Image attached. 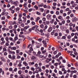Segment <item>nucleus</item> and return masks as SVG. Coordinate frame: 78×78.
Here are the masks:
<instances>
[{"label": "nucleus", "instance_id": "obj_1", "mask_svg": "<svg viewBox=\"0 0 78 78\" xmlns=\"http://www.w3.org/2000/svg\"><path fill=\"white\" fill-rule=\"evenodd\" d=\"M1 60L2 61H3V62H6V60H5V58L2 57H0Z\"/></svg>", "mask_w": 78, "mask_h": 78}, {"label": "nucleus", "instance_id": "obj_2", "mask_svg": "<svg viewBox=\"0 0 78 78\" xmlns=\"http://www.w3.org/2000/svg\"><path fill=\"white\" fill-rule=\"evenodd\" d=\"M12 2H13V4H14V5H15V6H17V5L18 4V3H19V2L18 1H16L15 2H12Z\"/></svg>", "mask_w": 78, "mask_h": 78}, {"label": "nucleus", "instance_id": "obj_3", "mask_svg": "<svg viewBox=\"0 0 78 78\" xmlns=\"http://www.w3.org/2000/svg\"><path fill=\"white\" fill-rule=\"evenodd\" d=\"M18 23L19 24L22 23V19H21V18H19L18 19Z\"/></svg>", "mask_w": 78, "mask_h": 78}, {"label": "nucleus", "instance_id": "obj_4", "mask_svg": "<svg viewBox=\"0 0 78 78\" xmlns=\"http://www.w3.org/2000/svg\"><path fill=\"white\" fill-rule=\"evenodd\" d=\"M23 64L25 66H28V63H27V62L26 61H24L23 62Z\"/></svg>", "mask_w": 78, "mask_h": 78}, {"label": "nucleus", "instance_id": "obj_5", "mask_svg": "<svg viewBox=\"0 0 78 78\" xmlns=\"http://www.w3.org/2000/svg\"><path fill=\"white\" fill-rule=\"evenodd\" d=\"M14 59H16V56L15 55H12L11 58L12 60H14Z\"/></svg>", "mask_w": 78, "mask_h": 78}, {"label": "nucleus", "instance_id": "obj_6", "mask_svg": "<svg viewBox=\"0 0 78 78\" xmlns=\"http://www.w3.org/2000/svg\"><path fill=\"white\" fill-rule=\"evenodd\" d=\"M32 60H35L36 59V58L34 56H33L31 58Z\"/></svg>", "mask_w": 78, "mask_h": 78}, {"label": "nucleus", "instance_id": "obj_7", "mask_svg": "<svg viewBox=\"0 0 78 78\" xmlns=\"http://www.w3.org/2000/svg\"><path fill=\"white\" fill-rule=\"evenodd\" d=\"M52 30V27H50L48 30V31L49 32H50Z\"/></svg>", "mask_w": 78, "mask_h": 78}, {"label": "nucleus", "instance_id": "obj_8", "mask_svg": "<svg viewBox=\"0 0 78 78\" xmlns=\"http://www.w3.org/2000/svg\"><path fill=\"white\" fill-rule=\"evenodd\" d=\"M31 51H33V48H32V47H30V50L29 51V52L31 53Z\"/></svg>", "mask_w": 78, "mask_h": 78}, {"label": "nucleus", "instance_id": "obj_9", "mask_svg": "<svg viewBox=\"0 0 78 78\" xmlns=\"http://www.w3.org/2000/svg\"><path fill=\"white\" fill-rule=\"evenodd\" d=\"M37 28V26H36L35 27H33L32 28V30H34V29H35V28Z\"/></svg>", "mask_w": 78, "mask_h": 78}, {"label": "nucleus", "instance_id": "obj_10", "mask_svg": "<svg viewBox=\"0 0 78 78\" xmlns=\"http://www.w3.org/2000/svg\"><path fill=\"white\" fill-rule=\"evenodd\" d=\"M54 22H55V19H52L50 21V23H51L53 24V23H54Z\"/></svg>", "mask_w": 78, "mask_h": 78}, {"label": "nucleus", "instance_id": "obj_11", "mask_svg": "<svg viewBox=\"0 0 78 78\" xmlns=\"http://www.w3.org/2000/svg\"><path fill=\"white\" fill-rule=\"evenodd\" d=\"M72 13V10H69L68 12H67V14L68 15H70V14Z\"/></svg>", "mask_w": 78, "mask_h": 78}, {"label": "nucleus", "instance_id": "obj_12", "mask_svg": "<svg viewBox=\"0 0 78 78\" xmlns=\"http://www.w3.org/2000/svg\"><path fill=\"white\" fill-rule=\"evenodd\" d=\"M50 17H51V15H48L47 16V18L48 20L50 19Z\"/></svg>", "mask_w": 78, "mask_h": 78}, {"label": "nucleus", "instance_id": "obj_13", "mask_svg": "<svg viewBox=\"0 0 78 78\" xmlns=\"http://www.w3.org/2000/svg\"><path fill=\"white\" fill-rule=\"evenodd\" d=\"M40 19V17H37L35 20V22H38V20H39Z\"/></svg>", "mask_w": 78, "mask_h": 78}, {"label": "nucleus", "instance_id": "obj_14", "mask_svg": "<svg viewBox=\"0 0 78 78\" xmlns=\"http://www.w3.org/2000/svg\"><path fill=\"white\" fill-rule=\"evenodd\" d=\"M66 33L67 34H69V33H70V31H69V29H67L66 31Z\"/></svg>", "mask_w": 78, "mask_h": 78}, {"label": "nucleus", "instance_id": "obj_15", "mask_svg": "<svg viewBox=\"0 0 78 78\" xmlns=\"http://www.w3.org/2000/svg\"><path fill=\"white\" fill-rule=\"evenodd\" d=\"M44 4L43 3H41V5H39V7H42L43 6H44Z\"/></svg>", "mask_w": 78, "mask_h": 78}, {"label": "nucleus", "instance_id": "obj_16", "mask_svg": "<svg viewBox=\"0 0 78 78\" xmlns=\"http://www.w3.org/2000/svg\"><path fill=\"white\" fill-rule=\"evenodd\" d=\"M70 11V9L69 8H67L65 9V11Z\"/></svg>", "mask_w": 78, "mask_h": 78}, {"label": "nucleus", "instance_id": "obj_17", "mask_svg": "<svg viewBox=\"0 0 78 78\" xmlns=\"http://www.w3.org/2000/svg\"><path fill=\"white\" fill-rule=\"evenodd\" d=\"M40 26L41 27V28H43L44 27V26L42 24H41L40 25Z\"/></svg>", "mask_w": 78, "mask_h": 78}, {"label": "nucleus", "instance_id": "obj_18", "mask_svg": "<svg viewBox=\"0 0 78 78\" xmlns=\"http://www.w3.org/2000/svg\"><path fill=\"white\" fill-rule=\"evenodd\" d=\"M18 73L19 74V75H21V74H22V71L21 70H19L18 72Z\"/></svg>", "mask_w": 78, "mask_h": 78}, {"label": "nucleus", "instance_id": "obj_19", "mask_svg": "<svg viewBox=\"0 0 78 78\" xmlns=\"http://www.w3.org/2000/svg\"><path fill=\"white\" fill-rule=\"evenodd\" d=\"M52 8L54 9V10H55V9H56V7L55 6H52Z\"/></svg>", "mask_w": 78, "mask_h": 78}, {"label": "nucleus", "instance_id": "obj_20", "mask_svg": "<svg viewBox=\"0 0 78 78\" xmlns=\"http://www.w3.org/2000/svg\"><path fill=\"white\" fill-rule=\"evenodd\" d=\"M34 7L35 8L36 10H37V9H38V8H39L36 5H35L34 6Z\"/></svg>", "mask_w": 78, "mask_h": 78}, {"label": "nucleus", "instance_id": "obj_21", "mask_svg": "<svg viewBox=\"0 0 78 78\" xmlns=\"http://www.w3.org/2000/svg\"><path fill=\"white\" fill-rule=\"evenodd\" d=\"M58 73L59 75H62V72L61 71H58Z\"/></svg>", "mask_w": 78, "mask_h": 78}, {"label": "nucleus", "instance_id": "obj_22", "mask_svg": "<svg viewBox=\"0 0 78 78\" xmlns=\"http://www.w3.org/2000/svg\"><path fill=\"white\" fill-rule=\"evenodd\" d=\"M42 69H43V70H45V69H46V67H45V66H42Z\"/></svg>", "mask_w": 78, "mask_h": 78}, {"label": "nucleus", "instance_id": "obj_23", "mask_svg": "<svg viewBox=\"0 0 78 78\" xmlns=\"http://www.w3.org/2000/svg\"><path fill=\"white\" fill-rule=\"evenodd\" d=\"M69 8L70 9H73V8H74V5H73L72 6H69Z\"/></svg>", "mask_w": 78, "mask_h": 78}, {"label": "nucleus", "instance_id": "obj_24", "mask_svg": "<svg viewBox=\"0 0 78 78\" xmlns=\"http://www.w3.org/2000/svg\"><path fill=\"white\" fill-rule=\"evenodd\" d=\"M46 22L47 25H49L50 24V21H46Z\"/></svg>", "mask_w": 78, "mask_h": 78}, {"label": "nucleus", "instance_id": "obj_25", "mask_svg": "<svg viewBox=\"0 0 78 78\" xmlns=\"http://www.w3.org/2000/svg\"><path fill=\"white\" fill-rule=\"evenodd\" d=\"M30 69H31V70H32V71H34L35 70V69H34V68L32 67H31Z\"/></svg>", "mask_w": 78, "mask_h": 78}, {"label": "nucleus", "instance_id": "obj_26", "mask_svg": "<svg viewBox=\"0 0 78 78\" xmlns=\"http://www.w3.org/2000/svg\"><path fill=\"white\" fill-rule=\"evenodd\" d=\"M70 38H71V36L70 35H69L67 37V38L68 39H70Z\"/></svg>", "mask_w": 78, "mask_h": 78}, {"label": "nucleus", "instance_id": "obj_27", "mask_svg": "<svg viewBox=\"0 0 78 78\" xmlns=\"http://www.w3.org/2000/svg\"><path fill=\"white\" fill-rule=\"evenodd\" d=\"M70 17H74V15L73 13H72L70 15Z\"/></svg>", "mask_w": 78, "mask_h": 78}, {"label": "nucleus", "instance_id": "obj_28", "mask_svg": "<svg viewBox=\"0 0 78 78\" xmlns=\"http://www.w3.org/2000/svg\"><path fill=\"white\" fill-rule=\"evenodd\" d=\"M70 4H71V5H74V1H72L70 2Z\"/></svg>", "mask_w": 78, "mask_h": 78}, {"label": "nucleus", "instance_id": "obj_29", "mask_svg": "<svg viewBox=\"0 0 78 78\" xmlns=\"http://www.w3.org/2000/svg\"><path fill=\"white\" fill-rule=\"evenodd\" d=\"M61 8L62 9H65V8H66V6H61Z\"/></svg>", "mask_w": 78, "mask_h": 78}, {"label": "nucleus", "instance_id": "obj_30", "mask_svg": "<svg viewBox=\"0 0 78 78\" xmlns=\"http://www.w3.org/2000/svg\"><path fill=\"white\" fill-rule=\"evenodd\" d=\"M42 42L43 43L44 45H47V43L45 41H42Z\"/></svg>", "mask_w": 78, "mask_h": 78}, {"label": "nucleus", "instance_id": "obj_31", "mask_svg": "<svg viewBox=\"0 0 78 78\" xmlns=\"http://www.w3.org/2000/svg\"><path fill=\"white\" fill-rule=\"evenodd\" d=\"M9 71L10 72H12V68H10L9 69Z\"/></svg>", "mask_w": 78, "mask_h": 78}, {"label": "nucleus", "instance_id": "obj_32", "mask_svg": "<svg viewBox=\"0 0 78 78\" xmlns=\"http://www.w3.org/2000/svg\"><path fill=\"white\" fill-rule=\"evenodd\" d=\"M16 9V12L17 11H19V10H20V8L17 7Z\"/></svg>", "mask_w": 78, "mask_h": 78}, {"label": "nucleus", "instance_id": "obj_33", "mask_svg": "<svg viewBox=\"0 0 78 78\" xmlns=\"http://www.w3.org/2000/svg\"><path fill=\"white\" fill-rule=\"evenodd\" d=\"M66 3L65 2H63L62 3V6H65V5H66Z\"/></svg>", "mask_w": 78, "mask_h": 78}, {"label": "nucleus", "instance_id": "obj_34", "mask_svg": "<svg viewBox=\"0 0 78 78\" xmlns=\"http://www.w3.org/2000/svg\"><path fill=\"white\" fill-rule=\"evenodd\" d=\"M44 9L43 8H40V11H41V12H44Z\"/></svg>", "mask_w": 78, "mask_h": 78}, {"label": "nucleus", "instance_id": "obj_35", "mask_svg": "<svg viewBox=\"0 0 78 78\" xmlns=\"http://www.w3.org/2000/svg\"><path fill=\"white\" fill-rule=\"evenodd\" d=\"M9 39L10 41H12V40H13V38L12 37H9Z\"/></svg>", "mask_w": 78, "mask_h": 78}, {"label": "nucleus", "instance_id": "obj_36", "mask_svg": "<svg viewBox=\"0 0 78 78\" xmlns=\"http://www.w3.org/2000/svg\"><path fill=\"white\" fill-rule=\"evenodd\" d=\"M8 14V12H6L4 13V16H6Z\"/></svg>", "mask_w": 78, "mask_h": 78}, {"label": "nucleus", "instance_id": "obj_37", "mask_svg": "<svg viewBox=\"0 0 78 78\" xmlns=\"http://www.w3.org/2000/svg\"><path fill=\"white\" fill-rule=\"evenodd\" d=\"M34 66L35 67H38V64L37 63H36L34 65Z\"/></svg>", "mask_w": 78, "mask_h": 78}, {"label": "nucleus", "instance_id": "obj_38", "mask_svg": "<svg viewBox=\"0 0 78 78\" xmlns=\"http://www.w3.org/2000/svg\"><path fill=\"white\" fill-rule=\"evenodd\" d=\"M11 49H12L13 50H16V48L15 47H12V48Z\"/></svg>", "mask_w": 78, "mask_h": 78}, {"label": "nucleus", "instance_id": "obj_39", "mask_svg": "<svg viewBox=\"0 0 78 78\" xmlns=\"http://www.w3.org/2000/svg\"><path fill=\"white\" fill-rule=\"evenodd\" d=\"M56 15H59V12L58 11H57L56 12Z\"/></svg>", "mask_w": 78, "mask_h": 78}, {"label": "nucleus", "instance_id": "obj_40", "mask_svg": "<svg viewBox=\"0 0 78 78\" xmlns=\"http://www.w3.org/2000/svg\"><path fill=\"white\" fill-rule=\"evenodd\" d=\"M44 56L42 55H40L39 57L40 58H43Z\"/></svg>", "mask_w": 78, "mask_h": 78}, {"label": "nucleus", "instance_id": "obj_41", "mask_svg": "<svg viewBox=\"0 0 78 78\" xmlns=\"http://www.w3.org/2000/svg\"><path fill=\"white\" fill-rule=\"evenodd\" d=\"M29 27V26H26L24 27V29L25 30H27V28H28Z\"/></svg>", "mask_w": 78, "mask_h": 78}, {"label": "nucleus", "instance_id": "obj_42", "mask_svg": "<svg viewBox=\"0 0 78 78\" xmlns=\"http://www.w3.org/2000/svg\"><path fill=\"white\" fill-rule=\"evenodd\" d=\"M47 28H48V26L47 25H45L44 27V30H46Z\"/></svg>", "mask_w": 78, "mask_h": 78}, {"label": "nucleus", "instance_id": "obj_43", "mask_svg": "<svg viewBox=\"0 0 78 78\" xmlns=\"http://www.w3.org/2000/svg\"><path fill=\"white\" fill-rule=\"evenodd\" d=\"M8 57L9 59H11L12 58V56L11 55H9L8 56Z\"/></svg>", "mask_w": 78, "mask_h": 78}, {"label": "nucleus", "instance_id": "obj_44", "mask_svg": "<svg viewBox=\"0 0 78 78\" xmlns=\"http://www.w3.org/2000/svg\"><path fill=\"white\" fill-rule=\"evenodd\" d=\"M14 76L15 78H18V75H17V74L15 75Z\"/></svg>", "mask_w": 78, "mask_h": 78}, {"label": "nucleus", "instance_id": "obj_45", "mask_svg": "<svg viewBox=\"0 0 78 78\" xmlns=\"http://www.w3.org/2000/svg\"><path fill=\"white\" fill-rule=\"evenodd\" d=\"M38 71L41 72H42V69L41 68V67H40V69H38Z\"/></svg>", "mask_w": 78, "mask_h": 78}, {"label": "nucleus", "instance_id": "obj_46", "mask_svg": "<svg viewBox=\"0 0 78 78\" xmlns=\"http://www.w3.org/2000/svg\"><path fill=\"white\" fill-rule=\"evenodd\" d=\"M45 72H46V73H48V72H49V70H48V69H46L45 70Z\"/></svg>", "mask_w": 78, "mask_h": 78}, {"label": "nucleus", "instance_id": "obj_47", "mask_svg": "<svg viewBox=\"0 0 78 78\" xmlns=\"http://www.w3.org/2000/svg\"><path fill=\"white\" fill-rule=\"evenodd\" d=\"M46 62L47 63H48L49 62H50V60H49V58H48V59H47V60L46 61Z\"/></svg>", "mask_w": 78, "mask_h": 78}, {"label": "nucleus", "instance_id": "obj_48", "mask_svg": "<svg viewBox=\"0 0 78 78\" xmlns=\"http://www.w3.org/2000/svg\"><path fill=\"white\" fill-rule=\"evenodd\" d=\"M24 72L26 73H28V70H27V69H26L24 71Z\"/></svg>", "mask_w": 78, "mask_h": 78}, {"label": "nucleus", "instance_id": "obj_49", "mask_svg": "<svg viewBox=\"0 0 78 78\" xmlns=\"http://www.w3.org/2000/svg\"><path fill=\"white\" fill-rule=\"evenodd\" d=\"M17 68H15L14 69V72H17Z\"/></svg>", "mask_w": 78, "mask_h": 78}, {"label": "nucleus", "instance_id": "obj_50", "mask_svg": "<svg viewBox=\"0 0 78 78\" xmlns=\"http://www.w3.org/2000/svg\"><path fill=\"white\" fill-rule=\"evenodd\" d=\"M35 31H36L37 33H38L39 32V30L37 28H36V29H35Z\"/></svg>", "mask_w": 78, "mask_h": 78}, {"label": "nucleus", "instance_id": "obj_51", "mask_svg": "<svg viewBox=\"0 0 78 78\" xmlns=\"http://www.w3.org/2000/svg\"><path fill=\"white\" fill-rule=\"evenodd\" d=\"M64 66H59V68L60 69H61V68H62V69L63 68H64Z\"/></svg>", "mask_w": 78, "mask_h": 78}, {"label": "nucleus", "instance_id": "obj_52", "mask_svg": "<svg viewBox=\"0 0 78 78\" xmlns=\"http://www.w3.org/2000/svg\"><path fill=\"white\" fill-rule=\"evenodd\" d=\"M34 72L35 73H39V71L38 70H35Z\"/></svg>", "mask_w": 78, "mask_h": 78}, {"label": "nucleus", "instance_id": "obj_53", "mask_svg": "<svg viewBox=\"0 0 78 78\" xmlns=\"http://www.w3.org/2000/svg\"><path fill=\"white\" fill-rule=\"evenodd\" d=\"M15 12V11L14 10H12L11 11V13L12 14H14Z\"/></svg>", "mask_w": 78, "mask_h": 78}, {"label": "nucleus", "instance_id": "obj_54", "mask_svg": "<svg viewBox=\"0 0 78 78\" xmlns=\"http://www.w3.org/2000/svg\"><path fill=\"white\" fill-rule=\"evenodd\" d=\"M31 23L32 24V25H35V22H34V21H32L31 22Z\"/></svg>", "mask_w": 78, "mask_h": 78}, {"label": "nucleus", "instance_id": "obj_55", "mask_svg": "<svg viewBox=\"0 0 78 78\" xmlns=\"http://www.w3.org/2000/svg\"><path fill=\"white\" fill-rule=\"evenodd\" d=\"M14 28L15 29H16V28H17V25H14Z\"/></svg>", "mask_w": 78, "mask_h": 78}, {"label": "nucleus", "instance_id": "obj_56", "mask_svg": "<svg viewBox=\"0 0 78 78\" xmlns=\"http://www.w3.org/2000/svg\"><path fill=\"white\" fill-rule=\"evenodd\" d=\"M62 18V16H60L58 17V19H61Z\"/></svg>", "mask_w": 78, "mask_h": 78}, {"label": "nucleus", "instance_id": "obj_57", "mask_svg": "<svg viewBox=\"0 0 78 78\" xmlns=\"http://www.w3.org/2000/svg\"><path fill=\"white\" fill-rule=\"evenodd\" d=\"M42 23V20H39V23H40V24H41Z\"/></svg>", "mask_w": 78, "mask_h": 78}, {"label": "nucleus", "instance_id": "obj_58", "mask_svg": "<svg viewBox=\"0 0 78 78\" xmlns=\"http://www.w3.org/2000/svg\"><path fill=\"white\" fill-rule=\"evenodd\" d=\"M74 20L75 22H76L77 21V18H76L75 17L74 18Z\"/></svg>", "mask_w": 78, "mask_h": 78}, {"label": "nucleus", "instance_id": "obj_59", "mask_svg": "<svg viewBox=\"0 0 78 78\" xmlns=\"http://www.w3.org/2000/svg\"><path fill=\"white\" fill-rule=\"evenodd\" d=\"M7 50V49H6V48H3V51H6Z\"/></svg>", "mask_w": 78, "mask_h": 78}, {"label": "nucleus", "instance_id": "obj_60", "mask_svg": "<svg viewBox=\"0 0 78 78\" xmlns=\"http://www.w3.org/2000/svg\"><path fill=\"white\" fill-rule=\"evenodd\" d=\"M5 40L7 41H9V38H8V37H6L5 38Z\"/></svg>", "mask_w": 78, "mask_h": 78}, {"label": "nucleus", "instance_id": "obj_61", "mask_svg": "<svg viewBox=\"0 0 78 78\" xmlns=\"http://www.w3.org/2000/svg\"><path fill=\"white\" fill-rule=\"evenodd\" d=\"M60 12L61 14H62L63 13V10H60Z\"/></svg>", "mask_w": 78, "mask_h": 78}, {"label": "nucleus", "instance_id": "obj_62", "mask_svg": "<svg viewBox=\"0 0 78 78\" xmlns=\"http://www.w3.org/2000/svg\"><path fill=\"white\" fill-rule=\"evenodd\" d=\"M31 78H35V75H33L31 76Z\"/></svg>", "mask_w": 78, "mask_h": 78}, {"label": "nucleus", "instance_id": "obj_63", "mask_svg": "<svg viewBox=\"0 0 78 78\" xmlns=\"http://www.w3.org/2000/svg\"><path fill=\"white\" fill-rule=\"evenodd\" d=\"M54 6H56V3H55V2H54V3H53V4Z\"/></svg>", "mask_w": 78, "mask_h": 78}, {"label": "nucleus", "instance_id": "obj_64", "mask_svg": "<svg viewBox=\"0 0 78 78\" xmlns=\"http://www.w3.org/2000/svg\"><path fill=\"white\" fill-rule=\"evenodd\" d=\"M6 46H9V43H8L6 42L5 44Z\"/></svg>", "mask_w": 78, "mask_h": 78}]
</instances>
